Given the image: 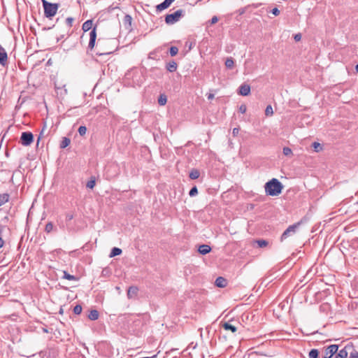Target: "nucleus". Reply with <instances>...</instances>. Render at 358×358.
Listing matches in <instances>:
<instances>
[{"label": "nucleus", "instance_id": "obj_51", "mask_svg": "<svg viewBox=\"0 0 358 358\" xmlns=\"http://www.w3.org/2000/svg\"><path fill=\"white\" fill-rule=\"evenodd\" d=\"M2 46L0 45V48H1Z\"/></svg>", "mask_w": 358, "mask_h": 358}, {"label": "nucleus", "instance_id": "obj_40", "mask_svg": "<svg viewBox=\"0 0 358 358\" xmlns=\"http://www.w3.org/2000/svg\"><path fill=\"white\" fill-rule=\"evenodd\" d=\"M95 185V181L94 180H90L87 182L86 186L87 187L90 189H92Z\"/></svg>", "mask_w": 358, "mask_h": 358}, {"label": "nucleus", "instance_id": "obj_34", "mask_svg": "<svg viewBox=\"0 0 358 358\" xmlns=\"http://www.w3.org/2000/svg\"><path fill=\"white\" fill-rule=\"evenodd\" d=\"M283 154L285 155V156H290L292 155V150L288 148V147H285L283 148Z\"/></svg>", "mask_w": 358, "mask_h": 358}, {"label": "nucleus", "instance_id": "obj_18", "mask_svg": "<svg viewBox=\"0 0 358 358\" xmlns=\"http://www.w3.org/2000/svg\"><path fill=\"white\" fill-rule=\"evenodd\" d=\"M10 195L7 193L0 194V206L9 201Z\"/></svg>", "mask_w": 358, "mask_h": 358}, {"label": "nucleus", "instance_id": "obj_25", "mask_svg": "<svg viewBox=\"0 0 358 358\" xmlns=\"http://www.w3.org/2000/svg\"><path fill=\"white\" fill-rule=\"evenodd\" d=\"M234 65V61L231 57L227 58L225 61V66L228 69H232Z\"/></svg>", "mask_w": 358, "mask_h": 358}, {"label": "nucleus", "instance_id": "obj_46", "mask_svg": "<svg viewBox=\"0 0 358 358\" xmlns=\"http://www.w3.org/2000/svg\"><path fill=\"white\" fill-rule=\"evenodd\" d=\"M238 131H239L238 128H234V129H233V131H232L233 135H234V136L237 135V134H238Z\"/></svg>", "mask_w": 358, "mask_h": 358}, {"label": "nucleus", "instance_id": "obj_37", "mask_svg": "<svg viewBox=\"0 0 358 358\" xmlns=\"http://www.w3.org/2000/svg\"><path fill=\"white\" fill-rule=\"evenodd\" d=\"M313 147L314 148L315 152H319L322 150L321 145L317 142H314L313 143Z\"/></svg>", "mask_w": 358, "mask_h": 358}, {"label": "nucleus", "instance_id": "obj_28", "mask_svg": "<svg viewBox=\"0 0 358 358\" xmlns=\"http://www.w3.org/2000/svg\"><path fill=\"white\" fill-rule=\"evenodd\" d=\"M348 354L350 355V358H358V352L353 348L352 345Z\"/></svg>", "mask_w": 358, "mask_h": 358}, {"label": "nucleus", "instance_id": "obj_7", "mask_svg": "<svg viewBox=\"0 0 358 358\" xmlns=\"http://www.w3.org/2000/svg\"><path fill=\"white\" fill-rule=\"evenodd\" d=\"M96 38V27H94L90 32V41L88 44V49L92 50L95 46Z\"/></svg>", "mask_w": 358, "mask_h": 358}, {"label": "nucleus", "instance_id": "obj_50", "mask_svg": "<svg viewBox=\"0 0 358 358\" xmlns=\"http://www.w3.org/2000/svg\"><path fill=\"white\" fill-rule=\"evenodd\" d=\"M355 69H356L357 72H358V64L356 65Z\"/></svg>", "mask_w": 358, "mask_h": 358}, {"label": "nucleus", "instance_id": "obj_14", "mask_svg": "<svg viewBox=\"0 0 358 358\" xmlns=\"http://www.w3.org/2000/svg\"><path fill=\"white\" fill-rule=\"evenodd\" d=\"M138 288L134 286L129 287L127 291V296L128 298L131 299L137 295L138 293Z\"/></svg>", "mask_w": 358, "mask_h": 358}, {"label": "nucleus", "instance_id": "obj_21", "mask_svg": "<svg viewBox=\"0 0 358 358\" xmlns=\"http://www.w3.org/2000/svg\"><path fill=\"white\" fill-rule=\"evenodd\" d=\"M121 254H122V250L119 248L115 247L111 250L109 257H115L117 255H120Z\"/></svg>", "mask_w": 358, "mask_h": 358}, {"label": "nucleus", "instance_id": "obj_44", "mask_svg": "<svg viewBox=\"0 0 358 358\" xmlns=\"http://www.w3.org/2000/svg\"><path fill=\"white\" fill-rule=\"evenodd\" d=\"M73 218V215L71 213H67L66 215V220L70 221Z\"/></svg>", "mask_w": 358, "mask_h": 358}, {"label": "nucleus", "instance_id": "obj_17", "mask_svg": "<svg viewBox=\"0 0 358 358\" xmlns=\"http://www.w3.org/2000/svg\"><path fill=\"white\" fill-rule=\"evenodd\" d=\"M222 327L226 331H231L232 333H235L237 331L236 327L231 324L230 322H224L222 324Z\"/></svg>", "mask_w": 358, "mask_h": 358}, {"label": "nucleus", "instance_id": "obj_15", "mask_svg": "<svg viewBox=\"0 0 358 358\" xmlns=\"http://www.w3.org/2000/svg\"><path fill=\"white\" fill-rule=\"evenodd\" d=\"M93 26V21L92 20H88L83 24L82 29L84 33L92 29Z\"/></svg>", "mask_w": 358, "mask_h": 358}, {"label": "nucleus", "instance_id": "obj_13", "mask_svg": "<svg viewBox=\"0 0 358 358\" xmlns=\"http://www.w3.org/2000/svg\"><path fill=\"white\" fill-rule=\"evenodd\" d=\"M215 284L218 287H225L227 285V280L223 277H218L216 278Z\"/></svg>", "mask_w": 358, "mask_h": 358}, {"label": "nucleus", "instance_id": "obj_33", "mask_svg": "<svg viewBox=\"0 0 358 358\" xmlns=\"http://www.w3.org/2000/svg\"><path fill=\"white\" fill-rule=\"evenodd\" d=\"M87 132V127L85 126H80L79 128H78V133L80 136H84L85 135Z\"/></svg>", "mask_w": 358, "mask_h": 358}, {"label": "nucleus", "instance_id": "obj_30", "mask_svg": "<svg viewBox=\"0 0 358 358\" xmlns=\"http://www.w3.org/2000/svg\"><path fill=\"white\" fill-rule=\"evenodd\" d=\"M171 56H176L178 52V48L176 46H171L169 50Z\"/></svg>", "mask_w": 358, "mask_h": 358}, {"label": "nucleus", "instance_id": "obj_23", "mask_svg": "<svg viewBox=\"0 0 358 358\" xmlns=\"http://www.w3.org/2000/svg\"><path fill=\"white\" fill-rule=\"evenodd\" d=\"M200 176V172L197 169H192L189 173V178L192 180L197 179Z\"/></svg>", "mask_w": 358, "mask_h": 358}, {"label": "nucleus", "instance_id": "obj_35", "mask_svg": "<svg viewBox=\"0 0 358 358\" xmlns=\"http://www.w3.org/2000/svg\"><path fill=\"white\" fill-rule=\"evenodd\" d=\"M198 194V189H197V187L196 186L193 187L189 192V195L190 196H196V194Z\"/></svg>", "mask_w": 358, "mask_h": 358}, {"label": "nucleus", "instance_id": "obj_12", "mask_svg": "<svg viewBox=\"0 0 358 358\" xmlns=\"http://www.w3.org/2000/svg\"><path fill=\"white\" fill-rule=\"evenodd\" d=\"M8 55L5 49L1 47L0 48V64L5 66L7 64Z\"/></svg>", "mask_w": 358, "mask_h": 358}, {"label": "nucleus", "instance_id": "obj_9", "mask_svg": "<svg viewBox=\"0 0 358 358\" xmlns=\"http://www.w3.org/2000/svg\"><path fill=\"white\" fill-rule=\"evenodd\" d=\"M238 94L248 96L250 94V86L248 84H242L238 88Z\"/></svg>", "mask_w": 358, "mask_h": 358}, {"label": "nucleus", "instance_id": "obj_3", "mask_svg": "<svg viewBox=\"0 0 358 358\" xmlns=\"http://www.w3.org/2000/svg\"><path fill=\"white\" fill-rule=\"evenodd\" d=\"M184 10L182 9L177 10L171 14H168L165 17V22L167 24H173L178 22L180 18L184 15Z\"/></svg>", "mask_w": 358, "mask_h": 358}, {"label": "nucleus", "instance_id": "obj_36", "mask_svg": "<svg viewBox=\"0 0 358 358\" xmlns=\"http://www.w3.org/2000/svg\"><path fill=\"white\" fill-rule=\"evenodd\" d=\"M82 306L80 305H76L73 308V313L76 315H79L82 312Z\"/></svg>", "mask_w": 358, "mask_h": 358}, {"label": "nucleus", "instance_id": "obj_4", "mask_svg": "<svg viewBox=\"0 0 358 358\" xmlns=\"http://www.w3.org/2000/svg\"><path fill=\"white\" fill-rule=\"evenodd\" d=\"M34 141V136L31 132H22L20 136V143L24 146L30 145Z\"/></svg>", "mask_w": 358, "mask_h": 358}, {"label": "nucleus", "instance_id": "obj_22", "mask_svg": "<svg viewBox=\"0 0 358 358\" xmlns=\"http://www.w3.org/2000/svg\"><path fill=\"white\" fill-rule=\"evenodd\" d=\"M70 143H71V141L69 138L63 137L62 140L60 143V148L64 149V148H66L68 145H69Z\"/></svg>", "mask_w": 358, "mask_h": 358}, {"label": "nucleus", "instance_id": "obj_2", "mask_svg": "<svg viewBox=\"0 0 358 358\" xmlns=\"http://www.w3.org/2000/svg\"><path fill=\"white\" fill-rule=\"evenodd\" d=\"M43 6L44 9V15L46 17L51 19L54 17L59 8L58 3H50L46 0H42Z\"/></svg>", "mask_w": 358, "mask_h": 358}, {"label": "nucleus", "instance_id": "obj_16", "mask_svg": "<svg viewBox=\"0 0 358 358\" xmlns=\"http://www.w3.org/2000/svg\"><path fill=\"white\" fill-rule=\"evenodd\" d=\"M211 250V248L208 245H201L199 248V252L201 255H206L209 253Z\"/></svg>", "mask_w": 358, "mask_h": 358}, {"label": "nucleus", "instance_id": "obj_10", "mask_svg": "<svg viewBox=\"0 0 358 358\" xmlns=\"http://www.w3.org/2000/svg\"><path fill=\"white\" fill-rule=\"evenodd\" d=\"M352 349V345H347L343 349L341 350L336 355L335 358H346L349 351Z\"/></svg>", "mask_w": 358, "mask_h": 358}, {"label": "nucleus", "instance_id": "obj_42", "mask_svg": "<svg viewBox=\"0 0 358 358\" xmlns=\"http://www.w3.org/2000/svg\"><path fill=\"white\" fill-rule=\"evenodd\" d=\"M218 21V18L217 16H213L211 20L209 21L210 24H215Z\"/></svg>", "mask_w": 358, "mask_h": 358}, {"label": "nucleus", "instance_id": "obj_45", "mask_svg": "<svg viewBox=\"0 0 358 358\" xmlns=\"http://www.w3.org/2000/svg\"><path fill=\"white\" fill-rule=\"evenodd\" d=\"M294 38L296 41H299L301 39V34H296L294 35Z\"/></svg>", "mask_w": 358, "mask_h": 358}, {"label": "nucleus", "instance_id": "obj_27", "mask_svg": "<svg viewBox=\"0 0 358 358\" xmlns=\"http://www.w3.org/2000/svg\"><path fill=\"white\" fill-rule=\"evenodd\" d=\"M53 229H54V225H53L52 222H49L45 225V231L46 233H50L53 230Z\"/></svg>", "mask_w": 358, "mask_h": 358}, {"label": "nucleus", "instance_id": "obj_26", "mask_svg": "<svg viewBox=\"0 0 358 358\" xmlns=\"http://www.w3.org/2000/svg\"><path fill=\"white\" fill-rule=\"evenodd\" d=\"M319 352L317 349H312L309 352V358H317Z\"/></svg>", "mask_w": 358, "mask_h": 358}, {"label": "nucleus", "instance_id": "obj_39", "mask_svg": "<svg viewBox=\"0 0 358 358\" xmlns=\"http://www.w3.org/2000/svg\"><path fill=\"white\" fill-rule=\"evenodd\" d=\"M45 128H46V124H45L44 126H43V128L42 129V130H41V133L39 134V136L38 138L37 144H38V142H39L41 138H42L43 136Z\"/></svg>", "mask_w": 358, "mask_h": 358}, {"label": "nucleus", "instance_id": "obj_6", "mask_svg": "<svg viewBox=\"0 0 358 358\" xmlns=\"http://www.w3.org/2000/svg\"><path fill=\"white\" fill-rule=\"evenodd\" d=\"M300 225V222L289 226L282 234L281 240L287 238L291 234H294L296 229Z\"/></svg>", "mask_w": 358, "mask_h": 358}, {"label": "nucleus", "instance_id": "obj_11", "mask_svg": "<svg viewBox=\"0 0 358 358\" xmlns=\"http://www.w3.org/2000/svg\"><path fill=\"white\" fill-rule=\"evenodd\" d=\"M175 0H164L156 6L157 11H162L170 6Z\"/></svg>", "mask_w": 358, "mask_h": 358}, {"label": "nucleus", "instance_id": "obj_19", "mask_svg": "<svg viewBox=\"0 0 358 358\" xmlns=\"http://www.w3.org/2000/svg\"><path fill=\"white\" fill-rule=\"evenodd\" d=\"M99 313L96 310H92L88 315V318L90 320H96L99 318Z\"/></svg>", "mask_w": 358, "mask_h": 358}, {"label": "nucleus", "instance_id": "obj_31", "mask_svg": "<svg viewBox=\"0 0 358 358\" xmlns=\"http://www.w3.org/2000/svg\"><path fill=\"white\" fill-rule=\"evenodd\" d=\"M273 114V108L271 105H268L266 106V110H265V115L266 116H270V115H272Z\"/></svg>", "mask_w": 358, "mask_h": 358}, {"label": "nucleus", "instance_id": "obj_43", "mask_svg": "<svg viewBox=\"0 0 358 358\" xmlns=\"http://www.w3.org/2000/svg\"><path fill=\"white\" fill-rule=\"evenodd\" d=\"M271 13H272L274 15L277 16V15H278L280 14V10H278V8H273V9L271 10Z\"/></svg>", "mask_w": 358, "mask_h": 358}, {"label": "nucleus", "instance_id": "obj_41", "mask_svg": "<svg viewBox=\"0 0 358 358\" xmlns=\"http://www.w3.org/2000/svg\"><path fill=\"white\" fill-rule=\"evenodd\" d=\"M246 106L245 105H241L240 107H239V112L241 113H245L246 112Z\"/></svg>", "mask_w": 358, "mask_h": 358}, {"label": "nucleus", "instance_id": "obj_38", "mask_svg": "<svg viewBox=\"0 0 358 358\" xmlns=\"http://www.w3.org/2000/svg\"><path fill=\"white\" fill-rule=\"evenodd\" d=\"M74 19L71 17H69L66 19V24L68 27H72V23L73 22Z\"/></svg>", "mask_w": 358, "mask_h": 358}, {"label": "nucleus", "instance_id": "obj_49", "mask_svg": "<svg viewBox=\"0 0 358 358\" xmlns=\"http://www.w3.org/2000/svg\"><path fill=\"white\" fill-rule=\"evenodd\" d=\"M125 18H129V20H131V17L129 15H126Z\"/></svg>", "mask_w": 358, "mask_h": 358}, {"label": "nucleus", "instance_id": "obj_1", "mask_svg": "<svg viewBox=\"0 0 358 358\" xmlns=\"http://www.w3.org/2000/svg\"><path fill=\"white\" fill-rule=\"evenodd\" d=\"M265 192L269 196L279 195L283 189L282 184L276 178H273L264 185Z\"/></svg>", "mask_w": 358, "mask_h": 358}, {"label": "nucleus", "instance_id": "obj_8", "mask_svg": "<svg viewBox=\"0 0 358 358\" xmlns=\"http://www.w3.org/2000/svg\"><path fill=\"white\" fill-rule=\"evenodd\" d=\"M96 50V54L99 56L109 55L113 52V50L111 49L103 50L101 48V42L100 39L98 40Z\"/></svg>", "mask_w": 358, "mask_h": 358}, {"label": "nucleus", "instance_id": "obj_5", "mask_svg": "<svg viewBox=\"0 0 358 358\" xmlns=\"http://www.w3.org/2000/svg\"><path fill=\"white\" fill-rule=\"evenodd\" d=\"M338 349V345H331L324 350V358H331Z\"/></svg>", "mask_w": 358, "mask_h": 358}, {"label": "nucleus", "instance_id": "obj_24", "mask_svg": "<svg viewBox=\"0 0 358 358\" xmlns=\"http://www.w3.org/2000/svg\"><path fill=\"white\" fill-rule=\"evenodd\" d=\"M167 102V97L164 94H161L158 99V103L160 106H164Z\"/></svg>", "mask_w": 358, "mask_h": 358}, {"label": "nucleus", "instance_id": "obj_48", "mask_svg": "<svg viewBox=\"0 0 358 358\" xmlns=\"http://www.w3.org/2000/svg\"><path fill=\"white\" fill-rule=\"evenodd\" d=\"M4 241L0 237V248L3 247Z\"/></svg>", "mask_w": 358, "mask_h": 358}, {"label": "nucleus", "instance_id": "obj_29", "mask_svg": "<svg viewBox=\"0 0 358 358\" xmlns=\"http://www.w3.org/2000/svg\"><path fill=\"white\" fill-rule=\"evenodd\" d=\"M64 278L69 280H77L76 277L68 273L66 271H64Z\"/></svg>", "mask_w": 358, "mask_h": 358}, {"label": "nucleus", "instance_id": "obj_47", "mask_svg": "<svg viewBox=\"0 0 358 358\" xmlns=\"http://www.w3.org/2000/svg\"><path fill=\"white\" fill-rule=\"evenodd\" d=\"M214 96H214V94H208L207 95V98H208V99H209V100L213 99L214 98Z\"/></svg>", "mask_w": 358, "mask_h": 358}, {"label": "nucleus", "instance_id": "obj_20", "mask_svg": "<svg viewBox=\"0 0 358 358\" xmlns=\"http://www.w3.org/2000/svg\"><path fill=\"white\" fill-rule=\"evenodd\" d=\"M166 69L169 72H174L177 69V64L174 61L170 62L166 66Z\"/></svg>", "mask_w": 358, "mask_h": 358}, {"label": "nucleus", "instance_id": "obj_32", "mask_svg": "<svg viewBox=\"0 0 358 358\" xmlns=\"http://www.w3.org/2000/svg\"><path fill=\"white\" fill-rule=\"evenodd\" d=\"M256 242L259 248H264L268 245V242L265 240H257Z\"/></svg>", "mask_w": 358, "mask_h": 358}]
</instances>
